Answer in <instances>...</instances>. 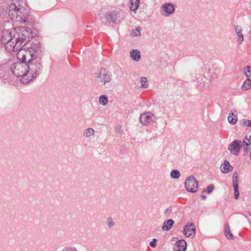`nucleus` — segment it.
Listing matches in <instances>:
<instances>
[{"label":"nucleus","mask_w":251,"mask_h":251,"mask_svg":"<svg viewBox=\"0 0 251 251\" xmlns=\"http://www.w3.org/2000/svg\"><path fill=\"white\" fill-rule=\"evenodd\" d=\"M0 41L4 44L8 51H17L29 41L28 31L22 27L13 31L3 30L1 32Z\"/></svg>","instance_id":"obj_1"},{"label":"nucleus","mask_w":251,"mask_h":251,"mask_svg":"<svg viewBox=\"0 0 251 251\" xmlns=\"http://www.w3.org/2000/svg\"><path fill=\"white\" fill-rule=\"evenodd\" d=\"M9 15L13 20L21 24L27 21L29 13L25 0H12L9 6Z\"/></svg>","instance_id":"obj_2"},{"label":"nucleus","mask_w":251,"mask_h":251,"mask_svg":"<svg viewBox=\"0 0 251 251\" xmlns=\"http://www.w3.org/2000/svg\"><path fill=\"white\" fill-rule=\"evenodd\" d=\"M42 69L41 59L37 56L34 57L33 59L27 63V76L21 79V82L26 84L33 80L41 73Z\"/></svg>","instance_id":"obj_3"},{"label":"nucleus","mask_w":251,"mask_h":251,"mask_svg":"<svg viewBox=\"0 0 251 251\" xmlns=\"http://www.w3.org/2000/svg\"><path fill=\"white\" fill-rule=\"evenodd\" d=\"M251 137L246 136L243 141L235 140L233 141L228 146V150L230 152L235 155H237L240 151V149L243 147L245 152H248V150L251 148Z\"/></svg>","instance_id":"obj_4"},{"label":"nucleus","mask_w":251,"mask_h":251,"mask_svg":"<svg viewBox=\"0 0 251 251\" xmlns=\"http://www.w3.org/2000/svg\"><path fill=\"white\" fill-rule=\"evenodd\" d=\"M10 70L11 72V79H13L14 76L22 77L21 79L24 77H27V63L24 62H17L11 65Z\"/></svg>","instance_id":"obj_5"},{"label":"nucleus","mask_w":251,"mask_h":251,"mask_svg":"<svg viewBox=\"0 0 251 251\" xmlns=\"http://www.w3.org/2000/svg\"><path fill=\"white\" fill-rule=\"evenodd\" d=\"M21 48L17 54V58L21 61V62L25 63H28L29 61L33 59V58L37 56L33 52V49L32 48H29L27 50L22 49Z\"/></svg>","instance_id":"obj_6"},{"label":"nucleus","mask_w":251,"mask_h":251,"mask_svg":"<svg viewBox=\"0 0 251 251\" xmlns=\"http://www.w3.org/2000/svg\"><path fill=\"white\" fill-rule=\"evenodd\" d=\"M112 80V75L107 69L101 68L98 74H96V81L101 85L110 82Z\"/></svg>","instance_id":"obj_7"},{"label":"nucleus","mask_w":251,"mask_h":251,"mask_svg":"<svg viewBox=\"0 0 251 251\" xmlns=\"http://www.w3.org/2000/svg\"><path fill=\"white\" fill-rule=\"evenodd\" d=\"M8 63L7 61H4L0 63V78L10 81L12 80L11 72Z\"/></svg>","instance_id":"obj_8"},{"label":"nucleus","mask_w":251,"mask_h":251,"mask_svg":"<svg viewBox=\"0 0 251 251\" xmlns=\"http://www.w3.org/2000/svg\"><path fill=\"white\" fill-rule=\"evenodd\" d=\"M185 187L188 192L195 193L198 189V181L194 176H190L185 180Z\"/></svg>","instance_id":"obj_9"},{"label":"nucleus","mask_w":251,"mask_h":251,"mask_svg":"<svg viewBox=\"0 0 251 251\" xmlns=\"http://www.w3.org/2000/svg\"><path fill=\"white\" fill-rule=\"evenodd\" d=\"M157 118L151 113L142 114L140 117L141 124L143 126L155 123Z\"/></svg>","instance_id":"obj_10"},{"label":"nucleus","mask_w":251,"mask_h":251,"mask_svg":"<svg viewBox=\"0 0 251 251\" xmlns=\"http://www.w3.org/2000/svg\"><path fill=\"white\" fill-rule=\"evenodd\" d=\"M175 11V6L171 3L165 2L162 5L160 8L161 14L166 17L169 16L174 14Z\"/></svg>","instance_id":"obj_11"},{"label":"nucleus","mask_w":251,"mask_h":251,"mask_svg":"<svg viewBox=\"0 0 251 251\" xmlns=\"http://www.w3.org/2000/svg\"><path fill=\"white\" fill-rule=\"evenodd\" d=\"M209 80L204 76H200L198 78L197 87L202 91L208 90L210 88Z\"/></svg>","instance_id":"obj_12"},{"label":"nucleus","mask_w":251,"mask_h":251,"mask_svg":"<svg viewBox=\"0 0 251 251\" xmlns=\"http://www.w3.org/2000/svg\"><path fill=\"white\" fill-rule=\"evenodd\" d=\"M183 233L186 236L193 238L196 234L195 225L193 224H186L184 227Z\"/></svg>","instance_id":"obj_13"},{"label":"nucleus","mask_w":251,"mask_h":251,"mask_svg":"<svg viewBox=\"0 0 251 251\" xmlns=\"http://www.w3.org/2000/svg\"><path fill=\"white\" fill-rule=\"evenodd\" d=\"M121 11H112L107 12L106 14V19L109 23L115 22L118 18H120Z\"/></svg>","instance_id":"obj_14"},{"label":"nucleus","mask_w":251,"mask_h":251,"mask_svg":"<svg viewBox=\"0 0 251 251\" xmlns=\"http://www.w3.org/2000/svg\"><path fill=\"white\" fill-rule=\"evenodd\" d=\"M186 249V242L184 240L177 241L174 245L175 251H185Z\"/></svg>","instance_id":"obj_15"},{"label":"nucleus","mask_w":251,"mask_h":251,"mask_svg":"<svg viewBox=\"0 0 251 251\" xmlns=\"http://www.w3.org/2000/svg\"><path fill=\"white\" fill-rule=\"evenodd\" d=\"M233 169V167L229 164V162L225 160L223 163L221 165L220 170L224 174H227L231 171Z\"/></svg>","instance_id":"obj_16"},{"label":"nucleus","mask_w":251,"mask_h":251,"mask_svg":"<svg viewBox=\"0 0 251 251\" xmlns=\"http://www.w3.org/2000/svg\"><path fill=\"white\" fill-rule=\"evenodd\" d=\"M129 54L131 59L134 61L138 62L141 59V53L137 49L131 50Z\"/></svg>","instance_id":"obj_17"},{"label":"nucleus","mask_w":251,"mask_h":251,"mask_svg":"<svg viewBox=\"0 0 251 251\" xmlns=\"http://www.w3.org/2000/svg\"><path fill=\"white\" fill-rule=\"evenodd\" d=\"M235 30L238 36V38L237 39V42L238 45H241L244 39L243 35L242 33V27L241 25H237L235 26Z\"/></svg>","instance_id":"obj_18"},{"label":"nucleus","mask_w":251,"mask_h":251,"mask_svg":"<svg viewBox=\"0 0 251 251\" xmlns=\"http://www.w3.org/2000/svg\"><path fill=\"white\" fill-rule=\"evenodd\" d=\"M224 233L225 235L226 236L227 239L229 240H232L234 239V237L233 234H232L230 226L228 224L226 223L225 225L224 226Z\"/></svg>","instance_id":"obj_19"},{"label":"nucleus","mask_w":251,"mask_h":251,"mask_svg":"<svg viewBox=\"0 0 251 251\" xmlns=\"http://www.w3.org/2000/svg\"><path fill=\"white\" fill-rule=\"evenodd\" d=\"M174 224V221L172 219L165 221L162 226V229L163 231L170 230Z\"/></svg>","instance_id":"obj_20"},{"label":"nucleus","mask_w":251,"mask_h":251,"mask_svg":"<svg viewBox=\"0 0 251 251\" xmlns=\"http://www.w3.org/2000/svg\"><path fill=\"white\" fill-rule=\"evenodd\" d=\"M95 131L94 129L92 127H88L86 128L83 133V136L84 137L89 138L94 136Z\"/></svg>","instance_id":"obj_21"},{"label":"nucleus","mask_w":251,"mask_h":251,"mask_svg":"<svg viewBox=\"0 0 251 251\" xmlns=\"http://www.w3.org/2000/svg\"><path fill=\"white\" fill-rule=\"evenodd\" d=\"M140 0H129V8L131 11H135L139 6Z\"/></svg>","instance_id":"obj_22"},{"label":"nucleus","mask_w":251,"mask_h":251,"mask_svg":"<svg viewBox=\"0 0 251 251\" xmlns=\"http://www.w3.org/2000/svg\"><path fill=\"white\" fill-rule=\"evenodd\" d=\"M148 133L146 135L145 140L146 142L150 141L156 138V134L152 131L151 129L147 130Z\"/></svg>","instance_id":"obj_23"},{"label":"nucleus","mask_w":251,"mask_h":251,"mask_svg":"<svg viewBox=\"0 0 251 251\" xmlns=\"http://www.w3.org/2000/svg\"><path fill=\"white\" fill-rule=\"evenodd\" d=\"M228 121L231 124H235L237 121V117L232 112L229 114Z\"/></svg>","instance_id":"obj_24"},{"label":"nucleus","mask_w":251,"mask_h":251,"mask_svg":"<svg viewBox=\"0 0 251 251\" xmlns=\"http://www.w3.org/2000/svg\"><path fill=\"white\" fill-rule=\"evenodd\" d=\"M251 89V80L247 79L242 85V89L247 91Z\"/></svg>","instance_id":"obj_25"},{"label":"nucleus","mask_w":251,"mask_h":251,"mask_svg":"<svg viewBox=\"0 0 251 251\" xmlns=\"http://www.w3.org/2000/svg\"><path fill=\"white\" fill-rule=\"evenodd\" d=\"M243 73L247 77V79L251 80V67L246 66L244 68Z\"/></svg>","instance_id":"obj_26"},{"label":"nucleus","mask_w":251,"mask_h":251,"mask_svg":"<svg viewBox=\"0 0 251 251\" xmlns=\"http://www.w3.org/2000/svg\"><path fill=\"white\" fill-rule=\"evenodd\" d=\"M142 28L141 26H137L135 29L132 30L131 35L132 37H138L141 35V30Z\"/></svg>","instance_id":"obj_27"},{"label":"nucleus","mask_w":251,"mask_h":251,"mask_svg":"<svg viewBox=\"0 0 251 251\" xmlns=\"http://www.w3.org/2000/svg\"><path fill=\"white\" fill-rule=\"evenodd\" d=\"M99 103L103 106L106 105L108 102V99L106 96L101 95L99 98Z\"/></svg>","instance_id":"obj_28"},{"label":"nucleus","mask_w":251,"mask_h":251,"mask_svg":"<svg viewBox=\"0 0 251 251\" xmlns=\"http://www.w3.org/2000/svg\"><path fill=\"white\" fill-rule=\"evenodd\" d=\"M171 176L174 179H178L180 177V173L177 170H174L171 172Z\"/></svg>","instance_id":"obj_29"},{"label":"nucleus","mask_w":251,"mask_h":251,"mask_svg":"<svg viewBox=\"0 0 251 251\" xmlns=\"http://www.w3.org/2000/svg\"><path fill=\"white\" fill-rule=\"evenodd\" d=\"M141 87L143 88H146L148 87L147 79L145 77L141 78Z\"/></svg>","instance_id":"obj_30"},{"label":"nucleus","mask_w":251,"mask_h":251,"mask_svg":"<svg viewBox=\"0 0 251 251\" xmlns=\"http://www.w3.org/2000/svg\"><path fill=\"white\" fill-rule=\"evenodd\" d=\"M234 188V197L237 200L238 199L239 196V192L238 190V184H236L235 185H233Z\"/></svg>","instance_id":"obj_31"},{"label":"nucleus","mask_w":251,"mask_h":251,"mask_svg":"<svg viewBox=\"0 0 251 251\" xmlns=\"http://www.w3.org/2000/svg\"><path fill=\"white\" fill-rule=\"evenodd\" d=\"M232 179H233V185H235L236 184H238V173L237 172H234L233 173Z\"/></svg>","instance_id":"obj_32"},{"label":"nucleus","mask_w":251,"mask_h":251,"mask_svg":"<svg viewBox=\"0 0 251 251\" xmlns=\"http://www.w3.org/2000/svg\"><path fill=\"white\" fill-rule=\"evenodd\" d=\"M242 124L244 126L251 127V120L244 119L242 121Z\"/></svg>","instance_id":"obj_33"},{"label":"nucleus","mask_w":251,"mask_h":251,"mask_svg":"<svg viewBox=\"0 0 251 251\" xmlns=\"http://www.w3.org/2000/svg\"><path fill=\"white\" fill-rule=\"evenodd\" d=\"M214 189V186L212 184L209 185L206 188V192L208 194L210 193Z\"/></svg>","instance_id":"obj_34"},{"label":"nucleus","mask_w":251,"mask_h":251,"mask_svg":"<svg viewBox=\"0 0 251 251\" xmlns=\"http://www.w3.org/2000/svg\"><path fill=\"white\" fill-rule=\"evenodd\" d=\"M6 13V11L4 8L0 5V18L2 16L4 15Z\"/></svg>","instance_id":"obj_35"},{"label":"nucleus","mask_w":251,"mask_h":251,"mask_svg":"<svg viewBox=\"0 0 251 251\" xmlns=\"http://www.w3.org/2000/svg\"><path fill=\"white\" fill-rule=\"evenodd\" d=\"M107 225L109 227H112L114 226V222L112 219H108Z\"/></svg>","instance_id":"obj_36"},{"label":"nucleus","mask_w":251,"mask_h":251,"mask_svg":"<svg viewBox=\"0 0 251 251\" xmlns=\"http://www.w3.org/2000/svg\"><path fill=\"white\" fill-rule=\"evenodd\" d=\"M156 239H153L152 240V241H151V242L150 243V245L151 247H153V248H154V247H156Z\"/></svg>","instance_id":"obj_37"},{"label":"nucleus","mask_w":251,"mask_h":251,"mask_svg":"<svg viewBox=\"0 0 251 251\" xmlns=\"http://www.w3.org/2000/svg\"><path fill=\"white\" fill-rule=\"evenodd\" d=\"M201 197L204 200H205L206 198V196L204 195H201Z\"/></svg>","instance_id":"obj_38"},{"label":"nucleus","mask_w":251,"mask_h":251,"mask_svg":"<svg viewBox=\"0 0 251 251\" xmlns=\"http://www.w3.org/2000/svg\"><path fill=\"white\" fill-rule=\"evenodd\" d=\"M248 213L250 216H251V210H248Z\"/></svg>","instance_id":"obj_39"},{"label":"nucleus","mask_w":251,"mask_h":251,"mask_svg":"<svg viewBox=\"0 0 251 251\" xmlns=\"http://www.w3.org/2000/svg\"><path fill=\"white\" fill-rule=\"evenodd\" d=\"M250 34L251 35V36H250V40L251 41V30L250 31Z\"/></svg>","instance_id":"obj_40"},{"label":"nucleus","mask_w":251,"mask_h":251,"mask_svg":"<svg viewBox=\"0 0 251 251\" xmlns=\"http://www.w3.org/2000/svg\"><path fill=\"white\" fill-rule=\"evenodd\" d=\"M250 159H251V153L250 154Z\"/></svg>","instance_id":"obj_41"}]
</instances>
